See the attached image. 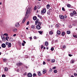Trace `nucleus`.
I'll return each mask as SVG.
<instances>
[{
  "label": "nucleus",
  "instance_id": "1",
  "mask_svg": "<svg viewBox=\"0 0 77 77\" xmlns=\"http://www.w3.org/2000/svg\"><path fill=\"white\" fill-rule=\"evenodd\" d=\"M42 14L45 13L46 12V9L43 8V9L42 10Z\"/></svg>",
  "mask_w": 77,
  "mask_h": 77
},
{
  "label": "nucleus",
  "instance_id": "2",
  "mask_svg": "<svg viewBox=\"0 0 77 77\" xmlns=\"http://www.w3.org/2000/svg\"><path fill=\"white\" fill-rule=\"evenodd\" d=\"M20 24H19V23H16L15 24V27H16L18 28L19 27H20Z\"/></svg>",
  "mask_w": 77,
  "mask_h": 77
},
{
  "label": "nucleus",
  "instance_id": "3",
  "mask_svg": "<svg viewBox=\"0 0 77 77\" xmlns=\"http://www.w3.org/2000/svg\"><path fill=\"white\" fill-rule=\"evenodd\" d=\"M59 17L60 19H61L62 20H63V19H64V16H63V15H60L59 16Z\"/></svg>",
  "mask_w": 77,
  "mask_h": 77
},
{
  "label": "nucleus",
  "instance_id": "4",
  "mask_svg": "<svg viewBox=\"0 0 77 77\" xmlns=\"http://www.w3.org/2000/svg\"><path fill=\"white\" fill-rule=\"evenodd\" d=\"M27 76L28 77H32V74L30 73H29L27 74Z\"/></svg>",
  "mask_w": 77,
  "mask_h": 77
},
{
  "label": "nucleus",
  "instance_id": "5",
  "mask_svg": "<svg viewBox=\"0 0 77 77\" xmlns=\"http://www.w3.org/2000/svg\"><path fill=\"white\" fill-rule=\"evenodd\" d=\"M23 64L21 63H17V66H21Z\"/></svg>",
  "mask_w": 77,
  "mask_h": 77
},
{
  "label": "nucleus",
  "instance_id": "6",
  "mask_svg": "<svg viewBox=\"0 0 77 77\" xmlns=\"http://www.w3.org/2000/svg\"><path fill=\"white\" fill-rule=\"evenodd\" d=\"M36 28L37 30H40L41 29V26H37Z\"/></svg>",
  "mask_w": 77,
  "mask_h": 77
},
{
  "label": "nucleus",
  "instance_id": "7",
  "mask_svg": "<svg viewBox=\"0 0 77 77\" xmlns=\"http://www.w3.org/2000/svg\"><path fill=\"white\" fill-rule=\"evenodd\" d=\"M2 48H5L6 47V45L5 44H2Z\"/></svg>",
  "mask_w": 77,
  "mask_h": 77
},
{
  "label": "nucleus",
  "instance_id": "8",
  "mask_svg": "<svg viewBox=\"0 0 77 77\" xmlns=\"http://www.w3.org/2000/svg\"><path fill=\"white\" fill-rule=\"evenodd\" d=\"M29 10H27L26 14H25V16L26 17L27 16V15L28 14V13H29Z\"/></svg>",
  "mask_w": 77,
  "mask_h": 77
},
{
  "label": "nucleus",
  "instance_id": "9",
  "mask_svg": "<svg viewBox=\"0 0 77 77\" xmlns=\"http://www.w3.org/2000/svg\"><path fill=\"white\" fill-rule=\"evenodd\" d=\"M45 44L46 46H48V42H46L45 43Z\"/></svg>",
  "mask_w": 77,
  "mask_h": 77
},
{
  "label": "nucleus",
  "instance_id": "10",
  "mask_svg": "<svg viewBox=\"0 0 77 77\" xmlns=\"http://www.w3.org/2000/svg\"><path fill=\"white\" fill-rule=\"evenodd\" d=\"M2 40L3 42L5 41H6V38L5 37H3L2 38Z\"/></svg>",
  "mask_w": 77,
  "mask_h": 77
},
{
  "label": "nucleus",
  "instance_id": "11",
  "mask_svg": "<svg viewBox=\"0 0 77 77\" xmlns=\"http://www.w3.org/2000/svg\"><path fill=\"white\" fill-rule=\"evenodd\" d=\"M47 8L48 9H49V8H50V5H48L46 6Z\"/></svg>",
  "mask_w": 77,
  "mask_h": 77
},
{
  "label": "nucleus",
  "instance_id": "12",
  "mask_svg": "<svg viewBox=\"0 0 77 77\" xmlns=\"http://www.w3.org/2000/svg\"><path fill=\"white\" fill-rule=\"evenodd\" d=\"M33 19L34 20H36L37 19V17H36V16L33 17Z\"/></svg>",
  "mask_w": 77,
  "mask_h": 77
},
{
  "label": "nucleus",
  "instance_id": "13",
  "mask_svg": "<svg viewBox=\"0 0 77 77\" xmlns=\"http://www.w3.org/2000/svg\"><path fill=\"white\" fill-rule=\"evenodd\" d=\"M57 33L58 35H60V31L59 30H57Z\"/></svg>",
  "mask_w": 77,
  "mask_h": 77
},
{
  "label": "nucleus",
  "instance_id": "14",
  "mask_svg": "<svg viewBox=\"0 0 77 77\" xmlns=\"http://www.w3.org/2000/svg\"><path fill=\"white\" fill-rule=\"evenodd\" d=\"M51 63H54V62H55V60L54 59L51 60Z\"/></svg>",
  "mask_w": 77,
  "mask_h": 77
},
{
  "label": "nucleus",
  "instance_id": "15",
  "mask_svg": "<svg viewBox=\"0 0 77 77\" xmlns=\"http://www.w3.org/2000/svg\"><path fill=\"white\" fill-rule=\"evenodd\" d=\"M74 62H75V60H72L71 61V62L72 63H74Z\"/></svg>",
  "mask_w": 77,
  "mask_h": 77
},
{
  "label": "nucleus",
  "instance_id": "16",
  "mask_svg": "<svg viewBox=\"0 0 77 77\" xmlns=\"http://www.w3.org/2000/svg\"><path fill=\"white\" fill-rule=\"evenodd\" d=\"M26 18H24L23 19V20H22V23H24L25 22V21H26Z\"/></svg>",
  "mask_w": 77,
  "mask_h": 77
},
{
  "label": "nucleus",
  "instance_id": "17",
  "mask_svg": "<svg viewBox=\"0 0 77 77\" xmlns=\"http://www.w3.org/2000/svg\"><path fill=\"white\" fill-rule=\"evenodd\" d=\"M8 69L7 67H5V71H6V72H7L8 71Z\"/></svg>",
  "mask_w": 77,
  "mask_h": 77
},
{
  "label": "nucleus",
  "instance_id": "18",
  "mask_svg": "<svg viewBox=\"0 0 77 77\" xmlns=\"http://www.w3.org/2000/svg\"><path fill=\"white\" fill-rule=\"evenodd\" d=\"M31 28L32 29H35V25H32Z\"/></svg>",
  "mask_w": 77,
  "mask_h": 77
},
{
  "label": "nucleus",
  "instance_id": "19",
  "mask_svg": "<svg viewBox=\"0 0 77 77\" xmlns=\"http://www.w3.org/2000/svg\"><path fill=\"white\" fill-rule=\"evenodd\" d=\"M41 22H38L37 26H41Z\"/></svg>",
  "mask_w": 77,
  "mask_h": 77
},
{
  "label": "nucleus",
  "instance_id": "20",
  "mask_svg": "<svg viewBox=\"0 0 77 77\" xmlns=\"http://www.w3.org/2000/svg\"><path fill=\"white\" fill-rule=\"evenodd\" d=\"M50 12H51L50 11H47V14L48 15H50Z\"/></svg>",
  "mask_w": 77,
  "mask_h": 77
},
{
  "label": "nucleus",
  "instance_id": "21",
  "mask_svg": "<svg viewBox=\"0 0 77 77\" xmlns=\"http://www.w3.org/2000/svg\"><path fill=\"white\" fill-rule=\"evenodd\" d=\"M70 15L71 17H73V16H74V14H73V13H71L70 14Z\"/></svg>",
  "mask_w": 77,
  "mask_h": 77
},
{
  "label": "nucleus",
  "instance_id": "22",
  "mask_svg": "<svg viewBox=\"0 0 77 77\" xmlns=\"http://www.w3.org/2000/svg\"><path fill=\"white\" fill-rule=\"evenodd\" d=\"M8 45V47H11V43H9Z\"/></svg>",
  "mask_w": 77,
  "mask_h": 77
},
{
  "label": "nucleus",
  "instance_id": "23",
  "mask_svg": "<svg viewBox=\"0 0 77 77\" xmlns=\"http://www.w3.org/2000/svg\"><path fill=\"white\" fill-rule=\"evenodd\" d=\"M9 38V37L8 36H7L6 37V41H8V39Z\"/></svg>",
  "mask_w": 77,
  "mask_h": 77
},
{
  "label": "nucleus",
  "instance_id": "24",
  "mask_svg": "<svg viewBox=\"0 0 77 77\" xmlns=\"http://www.w3.org/2000/svg\"><path fill=\"white\" fill-rule=\"evenodd\" d=\"M67 34H70L71 33V31H67Z\"/></svg>",
  "mask_w": 77,
  "mask_h": 77
},
{
  "label": "nucleus",
  "instance_id": "25",
  "mask_svg": "<svg viewBox=\"0 0 77 77\" xmlns=\"http://www.w3.org/2000/svg\"><path fill=\"white\" fill-rule=\"evenodd\" d=\"M13 32H17V29H14L13 30Z\"/></svg>",
  "mask_w": 77,
  "mask_h": 77
},
{
  "label": "nucleus",
  "instance_id": "26",
  "mask_svg": "<svg viewBox=\"0 0 77 77\" xmlns=\"http://www.w3.org/2000/svg\"><path fill=\"white\" fill-rule=\"evenodd\" d=\"M53 32L52 31H50L49 32L50 35H53Z\"/></svg>",
  "mask_w": 77,
  "mask_h": 77
},
{
  "label": "nucleus",
  "instance_id": "27",
  "mask_svg": "<svg viewBox=\"0 0 77 77\" xmlns=\"http://www.w3.org/2000/svg\"><path fill=\"white\" fill-rule=\"evenodd\" d=\"M73 13L74 15H75L76 14H77L75 11H73Z\"/></svg>",
  "mask_w": 77,
  "mask_h": 77
},
{
  "label": "nucleus",
  "instance_id": "28",
  "mask_svg": "<svg viewBox=\"0 0 77 77\" xmlns=\"http://www.w3.org/2000/svg\"><path fill=\"white\" fill-rule=\"evenodd\" d=\"M38 33L40 34V35H41L42 34V33H43V31H38Z\"/></svg>",
  "mask_w": 77,
  "mask_h": 77
},
{
  "label": "nucleus",
  "instance_id": "29",
  "mask_svg": "<svg viewBox=\"0 0 77 77\" xmlns=\"http://www.w3.org/2000/svg\"><path fill=\"white\" fill-rule=\"evenodd\" d=\"M65 32H63L62 33V36L65 35Z\"/></svg>",
  "mask_w": 77,
  "mask_h": 77
},
{
  "label": "nucleus",
  "instance_id": "30",
  "mask_svg": "<svg viewBox=\"0 0 77 77\" xmlns=\"http://www.w3.org/2000/svg\"><path fill=\"white\" fill-rule=\"evenodd\" d=\"M52 8L51 7V8L49 9V11L50 12H52Z\"/></svg>",
  "mask_w": 77,
  "mask_h": 77
},
{
  "label": "nucleus",
  "instance_id": "31",
  "mask_svg": "<svg viewBox=\"0 0 77 77\" xmlns=\"http://www.w3.org/2000/svg\"><path fill=\"white\" fill-rule=\"evenodd\" d=\"M45 72H46V71L45 69H44L43 71V74H45Z\"/></svg>",
  "mask_w": 77,
  "mask_h": 77
},
{
  "label": "nucleus",
  "instance_id": "32",
  "mask_svg": "<svg viewBox=\"0 0 77 77\" xmlns=\"http://www.w3.org/2000/svg\"><path fill=\"white\" fill-rule=\"evenodd\" d=\"M38 75H41V72L39 71L38 72Z\"/></svg>",
  "mask_w": 77,
  "mask_h": 77
},
{
  "label": "nucleus",
  "instance_id": "33",
  "mask_svg": "<svg viewBox=\"0 0 77 77\" xmlns=\"http://www.w3.org/2000/svg\"><path fill=\"white\" fill-rule=\"evenodd\" d=\"M67 6L68 7V8H70V7H71V5L69 4H68L67 5Z\"/></svg>",
  "mask_w": 77,
  "mask_h": 77
},
{
  "label": "nucleus",
  "instance_id": "34",
  "mask_svg": "<svg viewBox=\"0 0 77 77\" xmlns=\"http://www.w3.org/2000/svg\"><path fill=\"white\" fill-rule=\"evenodd\" d=\"M4 36H8V34L7 33H5L4 34Z\"/></svg>",
  "mask_w": 77,
  "mask_h": 77
},
{
  "label": "nucleus",
  "instance_id": "35",
  "mask_svg": "<svg viewBox=\"0 0 77 77\" xmlns=\"http://www.w3.org/2000/svg\"><path fill=\"white\" fill-rule=\"evenodd\" d=\"M52 71V69L51 68H50V70L49 71V72H51Z\"/></svg>",
  "mask_w": 77,
  "mask_h": 77
},
{
  "label": "nucleus",
  "instance_id": "36",
  "mask_svg": "<svg viewBox=\"0 0 77 77\" xmlns=\"http://www.w3.org/2000/svg\"><path fill=\"white\" fill-rule=\"evenodd\" d=\"M57 70H54V73H57Z\"/></svg>",
  "mask_w": 77,
  "mask_h": 77
},
{
  "label": "nucleus",
  "instance_id": "37",
  "mask_svg": "<svg viewBox=\"0 0 77 77\" xmlns=\"http://www.w3.org/2000/svg\"><path fill=\"white\" fill-rule=\"evenodd\" d=\"M64 18H68V17H67V16H66V15H65L64 16Z\"/></svg>",
  "mask_w": 77,
  "mask_h": 77
},
{
  "label": "nucleus",
  "instance_id": "38",
  "mask_svg": "<svg viewBox=\"0 0 77 77\" xmlns=\"http://www.w3.org/2000/svg\"><path fill=\"white\" fill-rule=\"evenodd\" d=\"M62 11H65V8H64L63 7L62 8Z\"/></svg>",
  "mask_w": 77,
  "mask_h": 77
},
{
  "label": "nucleus",
  "instance_id": "39",
  "mask_svg": "<svg viewBox=\"0 0 77 77\" xmlns=\"http://www.w3.org/2000/svg\"><path fill=\"white\" fill-rule=\"evenodd\" d=\"M37 8H38V9H40V8H41V6L40 5H38Z\"/></svg>",
  "mask_w": 77,
  "mask_h": 77
},
{
  "label": "nucleus",
  "instance_id": "40",
  "mask_svg": "<svg viewBox=\"0 0 77 77\" xmlns=\"http://www.w3.org/2000/svg\"><path fill=\"white\" fill-rule=\"evenodd\" d=\"M73 36L74 38H77V36L76 35H73Z\"/></svg>",
  "mask_w": 77,
  "mask_h": 77
},
{
  "label": "nucleus",
  "instance_id": "41",
  "mask_svg": "<svg viewBox=\"0 0 77 77\" xmlns=\"http://www.w3.org/2000/svg\"><path fill=\"white\" fill-rule=\"evenodd\" d=\"M51 51H53L54 50V48H51Z\"/></svg>",
  "mask_w": 77,
  "mask_h": 77
},
{
  "label": "nucleus",
  "instance_id": "42",
  "mask_svg": "<svg viewBox=\"0 0 77 77\" xmlns=\"http://www.w3.org/2000/svg\"><path fill=\"white\" fill-rule=\"evenodd\" d=\"M55 26L57 28L59 27V25L57 24L55 25Z\"/></svg>",
  "mask_w": 77,
  "mask_h": 77
},
{
  "label": "nucleus",
  "instance_id": "43",
  "mask_svg": "<svg viewBox=\"0 0 77 77\" xmlns=\"http://www.w3.org/2000/svg\"><path fill=\"white\" fill-rule=\"evenodd\" d=\"M9 43V42H6V44L7 45H8Z\"/></svg>",
  "mask_w": 77,
  "mask_h": 77
},
{
  "label": "nucleus",
  "instance_id": "44",
  "mask_svg": "<svg viewBox=\"0 0 77 77\" xmlns=\"http://www.w3.org/2000/svg\"><path fill=\"white\" fill-rule=\"evenodd\" d=\"M2 77H6V75H2Z\"/></svg>",
  "mask_w": 77,
  "mask_h": 77
},
{
  "label": "nucleus",
  "instance_id": "45",
  "mask_svg": "<svg viewBox=\"0 0 77 77\" xmlns=\"http://www.w3.org/2000/svg\"><path fill=\"white\" fill-rule=\"evenodd\" d=\"M6 60H7V59H3V61L4 62H6Z\"/></svg>",
  "mask_w": 77,
  "mask_h": 77
},
{
  "label": "nucleus",
  "instance_id": "46",
  "mask_svg": "<svg viewBox=\"0 0 77 77\" xmlns=\"http://www.w3.org/2000/svg\"><path fill=\"white\" fill-rule=\"evenodd\" d=\"M74 76H75V77H76V76H77V74L75 73H74Z\"/></svg>",
  "mask_w": 77,
  "mask_h": 77
},
{
  "label": "nucleus",
  "instance_id": "47",
  "mask_svg": "<svg viewBox=\"0 0 77 77\" xmlns=\"http://www.w3.org/2000/svg\"><path fill=\"white\" fill-rule=\"evenodd\" d=\"M56 67L54 66V67L52 68V69H56Z\"/></svg>",
  "mask_w": 77,
  "mask_h": 77
},
{
  "label": "nucleus",
  "instance_id": "48",
  "mask_svg": "<svg viewBox=\"0 0 77 77\" xmlns=\"http://www.w3.org/2000/svg\"><path fill=\"white\" fill-rule=\"evenodd\" d=\"M29 21L27 22L26 25H29Z\"/></svg>",
  "mask_w": 77,
  "mask_h": 77
},
{
  "label": "nucleus",
  "instance_id": "49",
  "mask_svg": "<svg viewBox=\"0 0 77 77\" xmlns=\"http://www.w3.org/2000/svg\"><path fill=\"white\" fill-rule=\"evenodd\" d=\"M44 48V45H42L41 46V48H42H42Z\"/></svg>",
  "mask_w": 77,
  "mask_h": 77
},
{
  "label": "nucleus",
  "instance_id": "50",
  "mask_svg": "<svg viewBox=\"0 0 77 77\" xmlns=\"http://www.w3.org/2000/svg\"><path fill=\"white\" fill-rule=\"evenodd\" d=\"M63 48H66V46L64 45L63 47Z\"/></svg>",
  "mask_w": 77,
  "mask_h": 77
},
{
  "label": "nucleus",
  "instance_id": "51",
  "mask_svg": "<svg viewBox=\"0 0 77 77\" xmlns=\"http://www.w3.org/2000/svg\"><path fill=\"white\" fill-rule=\"evenodd\" d=\"M33 38L34 39H36V36H34Z\"/></svg>",
  "mask_w": 77,
  "mask_h": 77
},
{
  "label": "nucleus",
  "instance_id": "52",
  "mask_svg": "<svg viewBox=\"0 0 77 77\" xmlns=\"http://www.w3.org/2000/svg\"><path fill=\"white\" fill-rule=\"evenodd\" d=\"M34 10H36V7H35L34 8Z\"/></svg>",
  "mask_w": 77,
  "mask_h": 77
},
{
  "label": "nucleus",
  "instance_id": "53",
  "mask_svg": "<svg viewBox=\"0 0 77 77\" xmlns=\"http://www.w3.org/2000/svg\"><path fill=\"white\" fill-rule=\"evenodd\" d=\"M45 64H46L45 62V61H43V65H45Z\"/></svg>",
  "mask_w": 77,
  "mask_h": 77
},
{
  "label": "nucleus",
  "instance_id": "54",
  "mask_svg": "<svg viewBox=\"0 0 77 77\" xmlns=\"http://www.w3.org/2000/svg\"><path fill=\"white\" fill-rule=\"evenodd\" d=\"M17 72H19V71H20V70L19 69H17Z\"/></svg>",
  "mask_w": 77,
  "mask_h": 77
},
{
  "label": "nucleus",
  "instance_id": "55",
  "mask_svg": "<svg viewBox=\"0 0 77 77\" xmlns=\"http://www.w3.org/2000/svg\"><path fill=\"white\" fill-rule=\"evenodd\" d=\"M22 46H24V43H22Z\"/></svg>",
  "mask_w": 77,
  "mask_h": 77
},
{
  "label": "nucleus",
  "instance_id": "56",
  "mask_svg": "<svg viewBox=\"0 0 77 77\" xmlns=\"http://www.w3.org/2000/svg\"><path fill=\"white\" fill-rule=\"evenodd\" d=\"M34 76H36V73H35L33 74Z\"/></svg>",
  "mask_w": 77,
  "mask_h": 77
},
{
  "label": "nucleus",
  "instance_id": "57",
  "mask_svg": "<svg viewBox=\"0 0 77 77\" xmlns=\"http://www.w3.org/2000/svg\"><path fill=\"white\" fill-rule=\"evenodd\" d=\"M35 23H38L39 22H38V20H36V21H35Z\"/></svg>",
  "mask_w": 77,
  "mask_h": 77
},
{
  "label": "nucleus",
  "instance_id": "58",
  "mask_svg": "<svg viewBox=\"0 0 77 77\" xmlns=\"http://www.w3.org/2000/svg\"><path fill=\"white\" fill-rule=\"evenodd\" d=\"M69 56H70V57H71L72 56V55H71V54H69Z\"/></svg>",
  "mask_w": 77,
  "mask_h": 77
},
{
  "label": "nucleus",
  "instance_id": "59",
  "mask_svg": "<svg viewBox=\"0 0 77 77\" xmlns=\"http://www.w3.org/2000/svg\"><path fill=\"white\" fill-rule=\"evenodd\" d=\"M16 34H14L13 35V36L14 37L16 36Z\"/></svg>",
  "mask_w": 77,
  "mask_h": 77
},
{
  "label": "nucleus",
  "instance_id": "60",
  "mask_svg": "<svg viewBox=\"0 0 77 77\" xmlns=\"http://www.w3.org/2000/svg\"><path fill=\"white\" fill-rule=\"evenodd\" d=\"M39 18H40V19H41L42 18V17L41 16H40Z\"/></svg>",
  "mask_w": 77,
  "mask_h": 77
},
{
  "label": "nucleus",
  "instance_id": "61",
  "mask_svg": "<svg viewBox=\"0 0 77 77\" xmlns=\"http://www.w3.org/2000/svg\"><path fill=\"white\" fill-rule=\"evenodd\" d=\"M23 42L24 44H26V42H25V41H24V40L23 41Z\"/></svg>",
  "mask_w": 77,
  "mask_h": 77
},
{
  "label": "nucleus",
  "instance_id": "62",
  "mask_svg": "<svg viewBox=\"0 0 77 77\" xmlns=\"http://www.w3.org/2000/svg\"><path fill=\"white\" fill-rule=\"evenodd\" d=\"M29 39H32V37H29Z\"/></svg>",
  "mask_w": 77,
  "mask_h": 77
},
{
  "label": "nucleus",
  "instance_id": "63",
  "mask_svg": "<svg viewBox=\"0 0 77 77\" xmlns=\"http://www.w3.org/2000/svg\"><path fill=\"white\" fill-rule=\"evenodd\" d=\"M40 16H39V15L38 14V17H39Z\"/></svg>",
  "mask_w": 77,
  "mask_h": 77
},
{
  "label": "nucleus",
  "instance_id": "64",
  "mask_svg": "<svg viewBox=\"0 0 77 77\" xmlns=\"http://www.w3.org/2000/svg\"><path fill=\"white\" fill-rule=\"evenodd\" d=\"M71 77H74V76L73 75H72L71 76Z\"/></svg>",
  "mask_w": 77,
  "mask_h": 77
}]
</instances>
